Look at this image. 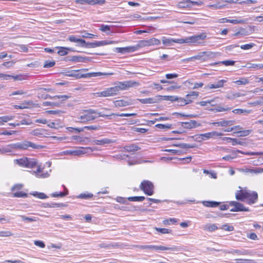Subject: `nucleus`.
Here are the masks:
<instances>
[{"instance_id":"nucleus-1","label":"nucleus","mask_w":263,"mask_h":263,"mask_svg":"<svg viewBox=\"0 0 263 263\" xmlns=\"http://www.w3.org/2000/svg\"><path fill=\"white\" fill-rule=\"evenodd\" d=\"M235 198L238 201H245L247 204L252 205L257 201L258 196L256 191L245 189L237 191Z\"/></svg>"},{"instance_id":"nucleus-2","label":"nucleus","mask_w":263,"mask_h":263,"mask_svg":"<svg viewBox=\"0 0 263 263\" xmlns=\"http://www.w3.org/2000/svg\"><path fill=\"white\" fill-rule=\"evenodd\" d=\"M96 115H98L99 117H108V114H104L103 112H99L93 109H89L84 110L81 113V115H80L78 119L79 120V122L81 123H85L95 120L97 118Z\"/></svg>"},{"instance_id":"nucleus-3","label":"nucleus","mask_w":263,"mask_h":263,"mask_svg":"<svg viewBox=\"0 0 263 263\" xmlns=\"http://www.w3.org/2000/svg\"><path fill=\"white\" fill-rule=\"evenodd\" d=\"M12 153L13 151H23L28 149L29 148L32 149H41L44 147V146L39 144H36L31 141L24 140L21 142L15 143L10 144Z\"/></svg>"},{"instance_id":"nucleus-4","label":"nucleus","mask_w":263,"mask_h":263,"mask_svg":"<svg viewBox=\"0 0 263 263\" xmlns=\"http://www.w3.org/2000/svg\"><path fill=\"white\" fill-rule=\"evenodd\" d=\"M80 70H73L71 72H68V74H67L66 76L68 77H75L76 79H79L81 78H89L92 77H98L101 76H108L111 75L112 73H103L101 72H90L85 74H80V73H74L73 72L79 71Z\"/></svg>"},{"instance_id":"nucleus-5","label":"nucleus","mask_w":263,"mask_h":263,"mask_svg":"<svg viewBox=\"0 0 263 263\" xmlns=\"http://www.w3.org/2000/svg\"><path fill=\"white\" fill-rule=\"evenodd\" d=\"M138 248L140 249H154L155 250L166 251L170 250L172 251H180V248L177 246H173L172 247H166L162 246H154V245H141L138 246Z\"/></svg>"},{"instance_id":"nucleus-6","label":"nucleus","mask_w":263,"mask_h":263,"mask_svg":"<svg viewBox=\"0 0 263 263\" xmlns=\"http://www.w3.org/2000/svg\"><path fill=\"white\" fill-rule=\"evenodd\" d=\"M139 85V83L138 82L133 81H126L123 82H119L116 85L114 86L116 88L117 93H118L121 90H126L130 87L134 86H138Z\"/></svg>"},{"instance_id":"nucleus-7","label":"nucleus","mask_w":263,"mask_h":263,"mask_svg":"<svg viewBox=\"0 0 263 263\" xmlns=\"http://www.w3.org/2000/svg\"><path fill=\"white\" fill-rule=\"evenodd\" d=\"M18 165L28 168H33L37 164V161L34 159L25 157L15 160Z\"/></svg>"},{"instance_id":"nucleus-8","label":"nucleus","mask_w":263,"mask_h":263,"mask_svg":"<svg viewBox=\"0 0 263 263\" xmlns=\"http://www.w3.org/2000/svg\"><path fill=\"white\" fill-rule=\"evenodd\" d=\"M140 187L143 192L148 196L152 195L154 193V186L153 183L149 180H143L140 184Z\"/></svg>"},{"instance_id":"nucleus-9","label":"nucleus","mask_w":263,"mask_h":263,"mask_svg":"<svg viewBox=\"0 0 263 263\" xmlns=\"http://www.w3.org/2000/svg\"><path fill=\"white\" fill-rule=\"evenodd\" d=\"M206 37V34L204 33L200 34L195 35L189 37L182 39V43H194L197 44H200V41H203Z\"/></svg>"},{"instance_id":"nucleus-10","label":"nucleus","mask_w":263,"mask_h":263,"mask_svg":"<svg viewBox=\"0 0 263 263\" xmlns=\"http://www.w3.org/2000/svg\"><path fill=\"white\" fill-rule=\"evenodd\" d=\"M198 92L196 91H191L185 96V98H178L177 105L179 106H184L192 102V100L189 99V97H193V99H196L198 96Z\"/></svg>"},{"instance_id":"nucleus-11","label":"nucleus","mask_w":263,"mask_h":263,"mask_svg":"<svg viewBox=\"0 0 263 263\" xmlns=\"http://www.w3.org/2000/svg\"><path fill=\"white\" fill-rule=\"evenodd\" d=\"M93 151V149L91 147H81L80 149L75 151H66L64 152L65 154H68L73 156H80L87 153H91Z\"/></svg>"},{"instance_id":"nucleus-12","label":"nucleus","mask_w":263,"mask_h":263,"mask_svg":"<svg viewBox=\"0 0 263 263\" xmlns=\"http://www.w3.org/2000/svg\"><path fill=\"white\" fill-rule=\"evenodd\" d=\"M116 88L114 87H109L106 88L104 90L100 92H98L96 93V95L97 97H111L115 95H117L118 93L116 91Z\"/></svg>"},{"instance_id":"nucleus-13","label":"nucleus","mask_w":263,"mask_h":263,"mask_svg":"<svg viewBox=\"0 0 263 263\" xmlns=\"http://www.w3.org/2000/svg\"><path fill=\"white\" fill-rule=\"evenodd\" d=\"M229 205L233 206L230 210L231 212L250 211L248 208H246L243 204L236 201L229 202Z\"/></svg>"},{"instance_id":"nucleus-14","label":"nucleus","mask_w":263,"mask_h":263,"mask_svg":"<svg viewBox=\"0 0 263 263\" xmlns=\"http://www.w3.org/2000/svg\"><path fill=\"white\" fill-rule=\"evenodd\" d=\"M142 104H154L157 103L162 100V97L160 95L155 96L153 98H148L145 99H138Z\"/></svg>"},{"instance_id":"nucleus-15","label":"nucleus","mask_w":263,"mask_h":263,"mask_svg":"<svg viewBox=\"0 0 263 263\" xmlns=\"http://www.w3.org/2000/svg\"><path fill=\"white\" fill-rule=\"evenodd\" d=\"M161 40L163 44L165 46H172L174 43L182 44V39H173L172 38H167L165 36H162Z\"/></svg>"},{"instance_id":"nucleus-16","label":"nucleus","mask_w":263,"mask_h":263,"mask_svg":"<svg viewBox=\"0 0 263 263\" xmlns=\"http://www.w3.org/2000/svg\"><path fill=\"white\" fill-rule=\"evenodd\" d=\"M201 52L203 62L207 61L210 59H214L219 55V53L214 52L210 51H203Z\"/></svg>"},{"instance_id":"nucleus-17","label":"nucleus","mask_w":263,"mask_h":263,"mask_svg":"<svg viewBox=\"0 0 263 263\" xmlns=\"http://www.w3.org/2000/svg\"><path fill=\"white\" fill-rule=\"evenodd\" d=\"M181 126L185 128L192 129L200 126L195 120H190L189 122H180Z\"/></svg>"},{"instance_id":"nucleus-18","label":"nucleus","mask_w":263,"mask_h":263,"mask_svg":"<svg viewBox=\"0 0 263 263\" xmlns=\"http://www.w3.org/2000/svg\"><path fill=\"white\" fill-rule=\"evenodd\" d=\"M89 58L83 57L80 55H74L71 57H67L66 59L67 61H72L73 62H85L88 61Z\"/></svg>"},{"instance_id":"nucleus-19","label":"nucleus","mask_w":263,"mask_h":263,"mask_svg":"<svg viewBox=\"0 0 263 263\" xmlns=\"http://www.w3.org/2000/svg\"><path fill=\"white\" fill-rule=\"evenodd\" d=\"M30 134L33 136H37L39 138L47 137V134L46 129L43 128H36L32 130Z\"/></svg>"},{"instance_id":"nucleus-20","label":"nucleus","mask_w":263,"mask_h":263,"mask_svg":"<svg viewBox=\"0 0 263 263\" xmlns=\"http://www.w3.org/2000/svg\"><path fill=\"white\" fill-rule=\"evenodd\" d=\"M115 142V140L108 138H103L100 140H94L91 141V143L94 144L99 145H105Z\"/></svg>"},{"instance_id":"nucleus-21","label":"nucleus","mask_w":263,"mask_h":263,"mask_svg":"<svg viewBox=\"0 0 263 263\" xmlns=\"http://www.w3.org/2000/svg\"><path fill=\"white\" fill-rule=\"evenodd\" d=\"M229 253L232 254H237L238 255H252L253 253L252 251L249 250H247L245 249L241 250H234L232 249L229 252Z\"/></svg>"},{"instance_id":"nucleus-22","label":"nucleus","mask_w":263,"mask_h":263,"mask_svg":"<svg viewBox=\"0 0 263 263\" xmlns=\"http://www.w3.org/2000/svg\"><path fill=\"white\" fill-rule=\"evenodd\" d=\"M114 105L116 107H125L132 104V101L130 99L127 100H119L114 102Z\"/></svg>"},{"instance_id":"nucleus-23","label":"nucleus","mask_w":263,"mask_h":263,"mask_svg":"<svg viewBox=\"0 0 263 263\" xmlns=\"http://www.w3.org/2000/svg\"><path fill=\"white\" fill-rule=\"evenodd\" d=\"M222 135V133H218L215 131L200 134V136H202V138H205L204 140L209 139L210 138L213 137H218Z\"/></svg>"},{"instance_id":"nucleus-24","label":"nucleus","mask_w":263,"mask_h":263,"mask_svg":"<svg viewBox=\"0 0 263 263\" xmlns=\"http://www.w3.org/2000/svg\"><path fill=\"white\" fill-rule=\"evenodd\" d=\"M93 43V46L94 48L102 46H104L106 45H109V44H113L117 43V41H107V40H104V41H95Z\"/></svg>"},{"instance_id":"nucleus-25","label":"nucleus","mask_w":263,"mask_h":263,"mask_svg":"<svg viewBox=\"0 0 263 263\" xmlns=\"http://www.w3.org/2000/svg\"><path fill=\"white\" fill-rule=\"evenodd\" d=\"M123 148L124 151L126 152H136L141 149V148L135 144H132L129 145H125V146L123 147Z\"/></svg>"},{"instance_id":"nucleus-26","label":"nucleus","mask_w":263,"mask_h":263,"mask_svg":"<svg viewBox=\"0 0 263 263\" xmlns=\"http://www.w3.org/2000/svg\"><path fill=\"white\" fill-rule=\"evenodd\" d=\"M226 82L227 81L225 80H221L214 84H209L206 88L209 89L221 88L223 87L224 83Z\"/></svg>"},{"instance_id":"nucleus-27","label":"nucleus","mask_w":263,"mask_h":263,"mask_svg":"<svg viewBox=\"0 0 263 263\" xmlns=\"http://www.w3.org/2000/svg\"><path fill=\"white\" fill-rule=\"evenodd\" d=\"M57 48L59 49V50L58 51V53L61 56H64L67 55L68 53V51H74V50L72 49L71 48L69 47H57Z\"/></svg>"},{"instance_id":"nucleus-28","label":"nucleus","mask_w":263,"mask_h":263,"mask_svg":"<svg viewBox=\"0 0 263 263\" xmlns=\"http://www.w3.org/2000/svg\"><path fill=\"white\" fill-rule=\"evenodd\" d=\"M68 40L70 42H74V43H78V45H79L81 47H82V44H84L85 43V40H84L78 38V37H77L76 36H74V35H70V36H69L68 38Z\"/></svg>"},{"instance_id":"nucleus-29","label":"nucleus","mask_w":263,"mask_h":263,"mask_svg":"<svg viewBox=\"0 0 263 263\" xmlns=\"http://www.w3.org/2000/svg\"><path fill=\"white\" fill-rule=\"evenodd\" d=\"M191 0H181L177 4V7L179 8H186L191 7Z\"/></svg>"},{"instance_id":"nucleus-30","label":"nucleus","mask_w":263,"mask_h":263,"mask_svg":"<svg viewBox=\"0 0 263 263\" xmlns=\"http://www.w3.org/2000/svg\"><path fill=\"white\" fill-rule=\"evenodd\" d=\"M235 61L232 60H226L222 61H219L218 62H215L210 64L211 66L216 65H220L223 64L226 66H233L235 64Z\"/></svg>"},{"instance_id":"nucleus-31","label":"nucleus","mask_w":263,"mask_h":263,"mask_svg":"<svg viewBox=\"0 0 263 263\" xmlns=\"http://www.w3.org/2000/svg\"><path fill=\"white\" fill-rule=\"evenodd\" d=\"M202 229L204 231L213 232L218 229L215 224H207L203 226Z\"/></svg>"},{"instance_id":"nucleus-32","label":"nucleus","mask_w":263,"mask_h":263,"mask_svg":"<svg viewBox=\"0 0 263 263\" xmlns=\"http://www.w3.org/2000/svg\"><path fill=\"white\" fill-rule=\"evenodd\" d=\"M175 146L179 147L182 148L184 149H187V148H193L196 147V144H186V143H178V144H175L174 145Z\"/></svg>"},{"instance_id":"nucleus-33","label":"nucleus","mask_w":263,"mask_h":263,"mask_svg":"<svg viewBox=\"0 0 263 263\" xmlns=\"http://www.w3.org/2000/svg\"><path fill=\"white\" fill-rule=\"evenodd\" d=\"M202 204L206 207H217L220 204V202L217 201H203Z\"/></svg>"},{"instance_id":"nucleus-34","label":"nucleus","mask_w":263,"mask_h":263,"mask_svg":"<svg viewBox=\"0 0 263 263\" xmlns=\"http://www.w3.org/2000/svg\"><path fill=\"white\" fill-rule=\"evenodd\" d=\"M186 60L188 61H194L195 60H198L200 62H203L202 52H200L197 55L187 58Z\"/></svg>"},{"instance_id":"nucleus-35","label":"nucleus","mask_w":263,"mask_h":263,"mask_svg":"<svg viewBox=\"0 0 263 263\" xmlns=\"http://www.w3.org/2000/svg\"><path fill=\"white\" fill-rule=\"evenodd\" d=\"M9 153H12L10 144L0 147V154H5Z\"/></svg>"},{"instance_id":"nucleus-36","label":"nucleus","mask_w":263,"mask_h":263,"mask_svg":"<svg viewBox=\"0 0 263 263\" xmlns=\"http://www.w3.org/2000/svg\"><path fill=\"white\" fill-rule=\"evenodd\" d=\"M109 119H111V116H117V117H130V116H136L137 115L135 113L133 114H115L111 113L110 114H108Z\"/></svg>"},{"instance_id":"nucleus-37","label":"nucleus","mask_w":263,"mask_h":263,"mask_svg":"<svg viewBox=\"0 0 263 263\" xmlns=\"http://www.w3.org/2000/svg\"><path fill=\"white\" fill-rule=\"evenodd\" d=\"M232 112L235 114L247 115L251 112V110L235 109L232 111Z\"/></svg>"},{"instance_id":"nucleus-38","label":"nucleus","mask_w":263,"mask_h":263,"mask_svg":"<svg viewBox=\"0 0 263 263\" xmlns=\"http://www.w3.org/2000/svg\"><path fill=\"white\" fill-rule=\"evenodd\" d=\"M65 191L64 192H54L51 194V196L53 197H63L68 194V190L65 187Z\"/></svg>"},{"instance_id":"nucleus-39","label":"nucleus","mask_w":263,"mask_h":263,"mask_svg":"<svg viewBox=\"0 0 263 263\" xmlns=\"http://www.w3.org/2000/svg\"><path fill=\"white\" fill-rule=\"evenodd\" d=\"M20 216L23 221L27 222H34L37 220V218L35 217H29L25 215H20Z\"/></svg>"},{"instance_id":"nucleus-40","label":"nucleus","mask_w":263,"mask_h":263,"mask_svg":"<svg viewBox=\"0 0 263 263\" xmlns=\"http://www.w3.org/2000/svg\"><path fill=\"white\" fill-rule=\"evenodd\" d=\"M161 97H162V100L165 101L174 102L178 100V97L175 96H161Z\"/></svg>"},{"instance_id":"nucleus-41","label":"nucleus","mask_w":263,"mask_h":263,"mask_svg":"<svg viewBox=\"0 0 263 263\" xmlns=\"http://www.w3.org/2000/svg\"><path fill=\"white\" fill-rule=\"evenodd\" d=\"M228 140H230L232 141V145H236L237 144L240 145H246V142L244 141H240L237 139L232 138H226Z\"/></svg>"},{"instance_id":"nucleus-42","label":"nucleus","mask_w":263,"mask_h":263,"mask_svg":"<svg viewBox=\"0 0 263 263\" xmlns=\"http://www.w3.org/2000/svg\"><path fill=\"white\" fill-rule=\"evenodd\" d=\"M249 68L260 69L263 68V64L248 63L247 64Z\"/></svg>"},{"instance_id":"nucleus-43","label":"nucleus","mask_w":263,"mask_h":263,"mask_svg":"<svg viewBox=\"0 0 263 263\" xmlns=\"http://www.w3.org/2000/svg\"><path fill=\"white\" fill-rule=\"evenodd\" d=\"M237 85H246L249 83V81L246 78H241L239 80L234 82Z\"/></svg>"},{"instance_id":"nucleus-44","label":"nucleus","mask_w":263,"mask_h":263,"mask_svg":"<svg viewBox=\"0 0 263 263\" xmlns=\"http://www.w3.org/2000/svg\"><path fill=\"white\" fill-rule=\"evenodd\" d=\"M41 172L42 169L40 166H39L36 169V171L34 172L36 174V176L38 177L46 178L49 176V174L47 172L40 174L39 173H41Z\"/></svg>"},{"instance_id":"nucleus-45","label":"nucleus","mask_w":263,"mask_h":263,"mask_svg":"<svg viewBox=\"0 0 263 263\" xmlns=\"http://www.w3.org/2000/svg\"><path fill=\"white\" fill-rule=\"evenodd\" d=\"M252 132V130L251 129H248V130H239L238 132H235V133H238L239 134V135L238 136L240 137H245L249 135H250Z\"/></svg>"},{"instance_id":"nucleus-46","label":"nucleus","mask_w":263,"mask_h":263,"mask_svg":"<svg viewBox=\"0 0 263 263\" xmlns=\"http://www.w3.org/2000/svg\"><path fill=\"white\" fill-rule=\"evenodd\" d=\"M248 21L247 19H242V18H239V19H236V20H229V23H232L234 24H244L247 23Z\"/></svg>"},{"instance_id":"nucleus-47","label":"nucleus","mask_w":263,"mask_h":263,"mask_svg":"<svg viewBox=\"0 0 263 263\" xmlns=\"http://www.w3.org/2000/svg\"><path fill=\"white\" fill-rule=\"evenodd\" d=\"M13 197H17V198H27L28 197V194L24 193L22 191L17 192L13 193Z\"/></svg>"},{"instance_id":"nucleus-48","label":"nucleus","mask_w":263,"mask_h":263,"mask_svg":"<svg viewBox=\"0 0 263 263\" xmlns=\"http://www.w3.org/2000/svg\"><path fill=\"white\" fill-rule=\"evenodd\" d=\"M92 197H93L92 194L89 193L88 192H86V193L80 194L78 196V198H81V199H88Z\"/></svg>"},{"instance_id":"nucleus-49","label":"nucleus","mask_w":263,"mask_h":263,"mask_svg":"<svg viewBox=\"0 0 263 263\" xmlns=\"http://www.w3.org/2000/svg\"><path fill=\"white\" fill-rule=\"evenodd\" d=\"M236 263H257L255 260L248 259H236Z\"/></svg>"},{"instance_id":"nucleus-50","label":"nucleus","mask_w":263,"mask_h":263,"mask_svg":"<svg viewBox=\"0 0 263 263\" xmlns=\"http://www.w3.org/2000/svg\"><path fill=\"white\" fill-rule=\"evenodd\" d=\"M160 41L156 38H152L148 40V46L159 45L160 44Z\"/></svg>"},{"instance_id":"nucleus-51","label":"nucleus","mask_w":263,"mask_h":263,"mask_svg":"<svg viewBox=\"0 0 263 263\" xmlns=\"http://www.w3.org/2000/svg\"><path fill=\"white\" fill-rule=\"evenodd\" d=\"M144 199V196H134L128 198V200L130 201H142Z\"/></svg>"},{"instance_id":"nucleus-52","label":"nucleus","mask_w":263,"mask_h":263,"mask_svg":"<svg viewBox=\"0 0 263 263\" xmlns=\"http://www.w3.org/2000/svg\"><path fill=\"white\" fill-rule=\"evenodd\" d=\"M10 76L8 79L13 78L15 81H22L25 79L26 76L22 74H18L16 76L9 75Z\"/></svg>"},{"instance_id":"nucleus-53","label":"nucleus","mask_w":263,"mask_h":263,"mask_svg":"<svg viewBox=\"0 0 263 263\" xmlns=\"http://www.w3.org/2000/svg\"><path fill=\"white\" fill-rule=\"evenodd\" d=\"M32 122L29 119H24L22 120L20 122H17L16 125L20 126L21 125H31Z\"/></svg>"},{"instance_id":"nucleus-54","label":"nucleus","mask_w":263,"mask_h":263,"mask_svg":"<svg viewBox=\"0 0 263 263\" xmlns=\"http://www.w3.org/2000/svg\"><path fill=\"white\" fill-rule=\"evenodd\" d=\"M83 128H84V130L87 129V130H99L101 129V126L99 125H95L84 126Z\"/></svg>"},{"instance_id":"nucleus-55","label":"nucleus","mask_w":263,"mask_h":263,"mask_svg":"<svg viewBox=\"0 0 263 263\" xmlns=\"http://www.w3.org/2000/svg\"><path fill=\"white\" fill-rule=\"evenodd\" d=\"M30 194L33 195L35 197H37L40 199H43L47 198V196L43 193H38L37 192H35L33 193H31Z\"/></svg>"},{"instance_id":"nucleus-56","label":"nucleus","mask_w":263,"mask_h":263,"mask_svg":"<svg viewBox=\"0 0 263 263\" xmlns=\"http://www.w3.org/2000/svg\"><path fill=\"white\" fill-rule=\"evenodd\" d=\"M176 222H177V219L174 218L165 219L163 221V223L165 225H170L171 223H175Z\"/></svg>"},{"instance_id":"nucleus-57","label":"nucleus","mask_w":263,"mask_h":263,"mask_svg":"<svg viewBox=\"0 0 263 263\" xmlns=\"http://www.w3.org/2000/svg\"><path fill=\"white\" fill-rule=\"evenodd\" d=\"M155 127L160 128V129H170L172 127V125L171 124H157L155 125Z\"/></svg>"},{"instance_id":"nucleus-58","label":"nucleus","mask_w":263,"mask_h":263,"mask_svg":"<svg viewBox=\"0 0 263 263\" xmlns=\"http://www.w3.org/2000/svg\"><path fill=\"white\" fill-rule=\"evenodd\" d=\"M13 118L14 117L12 116H4L0 117V120L2 124H3V122H7L9 121L12 120L13 119Z\"/></svg>"},{"instance_id":"nucleus-59","label":"nucleus","mask_w":263,"mask_h":263,"mask_svg":"<svg viewBox=\"0 0 263 263\" xmlns=\"http://www.w3.org/2000/svg\"><path fill=\"white\" fill-rule=\"evenodd\" d=\"M70 98V96H67V95H57L53 96V99L56 100V99H61L62 101H65L69 99Z\"/></svg>"},{"instance_id":"nucleus-60","label":"nucleus","mask_w":263,"mask_h":263,"mask_svg":"<svg viewBox=\"0 0 263 263\" xmlns=\"http://www.w3.org/2000/svg\"><path fill=\"white\" fill-rule=\"evenodd\" d=\"M156 230L162 234H167L171 233L172 232V230L170 229H166V228H156Z\"/></svg>"},{"instance_id":"nucleus-61","label":"nucleus","mask_w":263,"mask_h":263,"mask_svg":"<svg viewBox=\"0 0 263 263\" xmlns=\"http://www.w3.org/2000/svg\"><path fill=\"white\" fill-rule=\"evenodd\" d=\"M55 64V62L54 61H46L44 63V68H50L54 66Z\"/></svg>"},{"instance_id":"nucleus-62","label":"nucleus","mask_w":263,"mask_h":263,"mask_svg":"<svg viewBox=\"0 0 263 263\" xmlns=\"http://www.w3.org/2000/svg\"><path fill=\"white\" fill-rule=\"evenodd\" d=\"M255 46V44L254 43H250L245 45H242L240 46V48L243 50H249L252 48L253 47Z\"/></svg>"},{"instance_id":"nucleus-63","label":"nucleus","mask_w":263,"mask_h":263,"mask_svg":"<svg viewBox=\"0 0 263 263\" xmlns=\"http://www.w3.org/2000/svg\"><path fill=\"white\" fill-rule=\"evenodd\" d=\"M137 45L138 46L139 49L144 46H148V40L139 41Z\"/></svg>"},{"instance_id":"nucleus-64","label":"nucleus","mask_w":263,"mask_h":263,"mask_svg":"<svg viewBox=\"0 0 263 263\" xmlns=\"http://www.w3.org/2000/svg\"><path fill=\"white\" fill-rule=\"evenodd\" d=\"M221 229L227 231H232L234 230V227L232 226H229L228 224H225L222 226Z\"/></svg>"}]
</instances>
